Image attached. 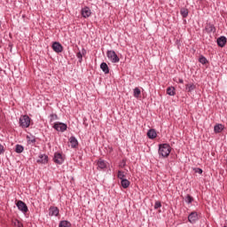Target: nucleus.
Segmentation results:
<instances>
[{
	"mask_svg": "<svg viewBox=\"0 0 227 227\" xmlns=\"http://www.w3.org/2000/svg\"><path fill=\"white\" fill-rule=\"evenodd\" d=\"M147 137L149 139H155V137H157V131H155V129H150L147 132Z\"/></svg>",
	"mask_w": 227,
	"mask_h": 227,
	"instance_id": "nucleus-14",
	"label": "nucleus"
},
{
	"mask_svg": "<svg viewBox=\"0 0 227 227\" xmlns=\"http://www.w3.org/2000/svg\"><path fill=\"white\" fill-rule=\"evenodd\" d=\"M106 56L112 63H120V57H118L114 51H108L106 52Z\"/></svg>",
	"mask_w": 227,
	"mask_h": 227,
	"instance_id": "nucleus-3",
	"label": "nucleus"
},
{
	"mask_svg": "<svg viewBox=\"0 0 227 227\" xmlns=\"http://www.w3.org/2000/svg\"><path fill=\"white\" fill-rule=\"evenodd\" d=\"M54 120H58V115H56V114H51V121H54Z\"/></svg>",
	"mask_w": 227,
	"mask_h": 227,
	"instance_id": "nucleus-31",
	"label": "nucleus"
},
{
	"mask_svg": "<svg viewBox=\"0 0 227 227\" xmlns=\"http://www.w3.org/2000/svg\"><path fill=\"white\" fill-rule=\"evenodd\" d=\"M16 153H22L24 152V146L17 145L15 148Z\"/></svg>",
	"mask_w": 227,
	"mask_h": 227,
	"instance_id": "nucleus-24",
	"label": "nucleus"
},
{
	"mask_svg": "<svg viewBox=\"0 0 227 227\" xmlns=\"http://www.w3.org/2000/svg\"><path fill=\"white\" fill-rule=\"evenodd\" d=\"M217 44L219 45V47H224V45H226V37L221 36L220 38H218Z\"/></svg>",
	"mask_w": 227,
	"mask_h": 227,
	"instance_id": "nucleus-16",
	"label": "nucleus"
},
{
	"mask_svg": "<svg viewBox=\"0 0 227 227\" xmlns=\"http://www.w3.org/2000/svg\"><path fill=\"white\" fill-rule=\"evenodd\" d=\"M224 227H226V226H224Z\"/></svg>",
	"mask_w": 227,
	"mask_h": 227,
	"instance_id": "nucleus-37",
	"label": "nucleus"
},
{
	"mask_svg": "<svg viewBox=\"0 0 227 227\" xmlns=\"http://www.w3.org/2000/svg\"><path fill=\"white\" fill-rule=\"evenodd\" d=\"M76 56H77V59H80V61H82V53L78 52Z\"/></svg>",
	"mask_w": 227,
	"mask_h": 227,
	"instance_id": "nucleus-33",
	"label": "nucleus"
},
{
	"mask_svg": "<svg viewBox=\"0 0 227 227\" xmlns=\"http://www.w3.org/2000/svg\"><path fill=\"white\" fill-rule=\"evenodd\" d=\"M199 61H200V63H201L202 65H206V64H207V58H205V57H200V58L199 59Z\"/></svg>",
	"mask_w": 227,
	"mask_h": 227,
	"instance_id": "nucleus-26",
	"label": "nucleus"
},
{
	"mask_svg": "<svg viewBox=\"0 0 227 227\" xmlns=\"http://www.w3.org/2000/svg\"><path fill=\"white\" fill-rule=\"evenodd\" d=\"M169 153H171V146L168 144H162L160 145L159 147V155H161V157H169Z\"/></svg>",
	"mask_w": 227,
	"mask_h": 227,
	"instance_id": "nucleus-1",
	"label": "nucleus"
},
{
	"mask_svg": "<svg viewBox=\"0 0 227 227\" xmlns=\"http://www.w3.org/2000/svg\"><path fill=\"white\" fill-rule=\"evenodd\" d=\"M188 221L192 224H193V223H196V221H198V213L192 212L188 216Z\"/></svg>",
	"mask_w": 227,
	"mask_h": 227,
	"instance_id": "nucleus-9",
	"label": "nucleus"
},
{
	"mask_svg": "<svg viewBox=\"0 0 227 227\" xmlns=\"http://www.w3.org/2000/svg\"><path fill=\"white\" fill-rule=\"evenodd\" d=\"M69 142L72 148H76V146L79 145V142L77 141V138H75V137H71L69 138Z\"/></svg>",
	"mask_w": 227,
	"mask_h": 227,
	"instance_id": "nucleus-13",
	"label": "nucleus"
},
{
	"mask_svg": "<svg viewBox=\"0 0 227 227\" xmlns=\"http://www.w3.org/2000/svg\"><path fill=\"white\" fill-rule=\"evenodd\" d=\"M4 153V146L0 144V155H3Z\"/></svg>",
	"mask_w": 227,
	"mask_h": 227,
	"instance_id": "nucleus-30",
	"label": "nucleus"
},
{
	"mask_svg": "<svg viewBox=\"0 0 227 227\" xmlns=\"http://www.w3.org/2000/svg\"><path fill=\"white\" fill-rule=\"evenodd\" d=\"M167 93L170 96V97H175V89L174 87H168L167 89Z\"/></svg>",
	"mask_w": 227,
	"mask_h": 227,
	"instance_id": "nucleus-23",
	"label": "nucleus"
},
{
	"mask_svg": "<svg viewBox=\"0 0 227 227\" xmlns=\"http://www.w3.org/2000/svg\"><path fill=\"white\" fill-rule=\"evenodd\" d=\"M195 173H199V175H201V173H203V170L201 168H196Z\"/></svg>",
	"mask_w": 227,
	"mask_h": 227,
	"instance_id": "nucleus-34",
	"label": "nucleus"
},
{
	"mask_svg": "<svg viewBox=\"0 0 227 227\" xmlns=\"http://www.w3.org/2000/svg\"><path fill=\"white\" fill-rule=\"evenodd\" d=\"M125 176H127V172L125 171H121L119 170L117 173V178H119V180H125Z\"/></svg>",
	"mask_w": 227,
	"mask_h": 227,
	"instance_id": "nucleus-17",
	"label": "nucleus"
},
{
	"mask_svg": "<svg viewBox=\"0 0 227 227\" xmlns=\"http://www.w3.org/2000/svg\"><path fill=\"white\" fill-rule=\"evenodd\" d=\"M59 226V227H71L72 224H70V222H68V221H62V222H60Z\"/></svg>",
	"mask_w": 227,
	"mask_h": 227,
	"instance_id": "nucleus-25",
	"label": "nucleus"
},
{
	"mask_svg": "<svg viewBox=\"0 0 227 227\" xmlns=\"http://www.w3.org/2000/svg\"><path fill=\"white\" fill-rule=\"evenodd\" d=\"M53 129H55V130H58V132H65V130H67V126L65 123L62 122H55L53 125Z\"/></svg>",
	"mask_w": 227,
	"mask_h": 227,
	"instance_id": "nucleus-4",
	"label": "nucleus"
},
{
	"mask_svg": "<svg viewBox=\"0 0 227 227\" xmlns=\"http://www.w3.org/2000/svg\"><path fill=\"white\" fill-rule=\"evenodd\" d=\"M59 214V209H58V207L50 208V215L58 216Z\"/></svg>",
	"mask_w": 227,
	"mask_h": 227,
	"instance_id": "nucleus-21",
	"label": "nucleus"
},
{
	"mask_svg": "<svg viewBox=\"0 0 227 227\" xmlns=\"http://www.w3.org/2000/svg\"><path fill=\"white\" fill-rule=\"evenodd\" d=\"M14 226H15V227H24V225L22 224V223H20L19 220H15V221H14Z\"/></svg>",
	"mask_w": 227,
	"mask_h": 227,
	"instance_id": "nucleus-27",
	"label": "nucleus"
},
{
	"mask_svg": "<svg viewBox=\"0 0 227 227\" xmlns=\"http://www.w3.org/2000/svg\"><path fill=\"white\" fill-rule=\"evenodd\" d=\"M49 157L45 154H41L37 160L38 164H47Z\"/></svg>",
	"mask_w": 227,
	"mask_h": 227,
	"instance_id": "nucleus-10",
	"label": "nucleus"
},
{
	"mask_svg": "<svg viewBox=\"0 0 227 227\" xmlns=\"http://www.w3.org/2000/svg\"><path fill=\"white\" fill-rule=\"evenodd\" d=\"M185 90L187 91V93H192V91H194V90H196V84L191 82V83H187L185 85Z\"/></svg>",
	"mask_w": 227,
	"mask_h": 227,
	"instance_id": "nucleus-11",
	"label": "nucleus"
},
{
	"mask_svg": "<svg viewBox=\"0 0 227 227\" xmlns=\"http://www.w3.org/2000/svg\"><path fill=\"white\" fill-rule=\"evenodd\" d=\"M179 82H180L181 84H184V80H183V79H179Z\"/></svg>",
	"mask_w": 227,
	"mask_h": 227,
	"instance_id": "nucleus-35",
	"label": "nucleus"
},
{
	"mask_svg": "<svg viewBox=\"0 0 227 227\" xmlns=\"http://www.w3.org/2000/svg\"><path fill=\"white\" fill-rule=\"evenodd\" d=\"M160 207H162V204L160 203V201H156L154 204L155 210H157L158 208H160Z\"/></svg>",
	"mask_w": 227,
	"mask_h": 227,
	"instance_id": "nucleus-28",
	"label": "nucleus"
},
{
	"mask_svg": "<svg viewBox=\"0 0 227 227\" xmlns=\"http://www.w3.org/2000/svg\"><path fill=\"white\" fill-rule=\"evenodd\" d=\"M125 166H126V162H125V160H123L120 163L119 168H125Z\"/></svg>",
	"mask_w": 227,
	"mask_h": 227,
	"instance_id": "nucleus-32",
	"label": "nucleus"
},
{
	"mask_svg": "<svg viewBox=\"0 0 227 227\" xmlns=\"http://www.w3.org/2000/svg\"><path fill=\"white\" fill-rule=\"evenodd\" d=\"M81 14L83 19H88V17H91V9L90 7H84L82 9Z\"/></svg>",
	"mask_w": 227,
	"mask_h": 227,
	"instance_id": "nucleus-7",
	"label": "nucleus"
},
{
	"mask_svg": "<svg viewBox=\"0 0 227 227\" xmlns=\"http://www.w3.org/2000/svg\"><path fill=\"white\" fill-rule=\"evenodd\" d=\"M100 68L105 74H109V67L106 62L101 63Z\"/></svg>",
	"mask_w": 227,
	"mask_h": 227,
	"instance_id": "nucleus-18",
	"label": "nucleus"
},
{
	"mask_svg": "<svg viewBox=\"0 0 227 227\" xmlns=\"http://www.w3.org/2000/svg\"><path fill=\"white\" fill-rule=\"evenodd\" d=\"M0 177H1V174H0Z\"/></svg>",
	"mask_w": 227,
	"mask_h": 227,
	"instance_id": "nucleus-36",
	"label": "nucleus"
},
{
	"mask_svg": "<svg viewBox=\"0 0 227 227\" xmlns=\"http://www.w3.org/2000/svg\"><path fill=\"white\" fill-rule=\"evenodd\" d=\"M121 187H123V189H129V187L130 186V181L127 179H121Z\"/></svg>",
	"mask_w": 227,
	"mask_h": 227,
	"instance_id": "nucleus-15",
	"label": "nucleus"
},
{
	"mask_svg": "<svg viewBox=\"0 0 227 227\" xmlns=\"http://www.w3.org/2000/svg\"><path fill=\"white\" fill-rule=\"evenodd\" d=\"M180 13L182 15V17H184V19L187 18V15H189V10L183 8L180 11Z\"/></svg>",
	"mask_w": 227,
	"mask_h": 227,
	"instance_id": "nucleus-22",
	"label": "nucleus"
},
{
	"mask_svg": "<svg viewBox=\"0 0 227 227\" xmlns=\"http://www.w3.org/2000/svg\"><path fill=\"white\" fill-rule=\"evenodd\" d=\"M98 168L99 169H106V168H107V162H106V160L100 159L98 160Z\"/></svg>",
	"mask_w": 227,
	"mask_h": 227,
	"instance_id": "nucleus-12",
	"label": "nucleus"
},
{
	"mask_svg": "<svg viewBox=\"0 0 227 227\" xmlns=\"http://www.w3.org/2000/svg\"><path fill=\"white\" fill-rule=\"evenodd\" d=\"M16 206L18 207L19 210H20V212H23V214H27V205H26V203H24V201L22 200H18V202L16 203Z\"/></svg>",
	"mask_w": 227,
	"mask_h": 227,
	"instance_id": "nucleus-5",
	"label": "nucleus"
},
{
	"mask_svg": "<svg viewBox=\"0 0 227 227\" xmlns=\"http://www.w3.org/2000/svg\"><path fill=\"white\" fill-rule=\"evenodd\" d=\"M133 97H135V98H139V97H141V90L137 87H136L133 90Z\"/></svg>",
	"mask_w": 227,
	"mask_h": 227,
	"instance_id": "nucleus-19",
	"label": "nucleus"
},
{
	"mask_svg": "<svg viewBox=\"0 0 227 227\" xmlns=\"http://www.w3.org/2000/svg\"><path fill=\"white\" fill-rule=\"evenodd\" d=\"M51 47L55 52H63V45L58 42L53 43Z\"/></svg>",
	"mask_w": 227,
	"mask_h": 227,
	"instance_id": "nucleus-8",
	"label": "nucleus"
},
{
	"mask_svg": "<svg viewBox=\"0 0 227 227\" xmlns=\"http://www.w3.org/2000/svg\"><path fill=\"white\" fill-rule=\"evenodd\" d=\"M192 197L191 195L186 196V202L187 203H192Z\"/></svg>",
	"mask_w": 227,
	"mask_h": 227,
	"instance_id": "nucleus-29",
	"label": "nucleus"
},
{
	"mask_svg": "<svg viewBox=\"0 0 227 227\" xmlns=\"http://www.w3.org/2000/svg\"><path fill=\"white\" fill-rule=\"evenodd\" d=\"M20 125L22 127V129H27L29 125H31V118L27 115H22L20 118Z\"/></svg>",
	"mask_w": 227,
	"mask_h": 227,
	"instance_id": "nucleus-2",
	"label": "nucleus"
},
{
	"mask_svg": "<svg viewBox=\"0 0 227 227\" xmlns=\"http://www.w3.org/2000/svg\"><path fill=\"white\" fill-rule=\"evenodd\" d=\"M223 129H224V127L223 126V124H218V125H215V128H214V130L216 134H219L221 132H223Z\"/></svg>",
	"mask_w": 227,
	"mask_h": 227,
	"instance_id": "nucleus-20",
	"label": "nucleus"
},
{
	"mask_svg": "<svg viewBox=\"0 0 227 227\" xmlns=\"http://www.w3.org/2000/svg\"><path fill=\"white\" fill-rule=\"evenodd\" d=\"M53 160L56 164H61L62 162L65 161V158L63 155L59 153H55Z\"/></svg>",
	"mask_w": 227,
	"mask_h": 227,
	"instance_id": "nucleus-6",
	"label": "nucleus"
}]
</instances>
